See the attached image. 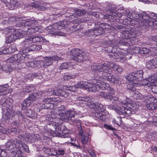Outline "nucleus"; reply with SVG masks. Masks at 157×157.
<instances>
[{
	"mask_svg": "<svg viewBox=\"0 0 157 157\" xmlns=\"http://www.w3.org/2000/svg\"><path fill=\"white\" fill-rule=\"evenodd\" d=\"M138 13L135 11L131 13L128 10H124L123 7L121 6L118 9V18H118L119 22L128 25L133 21L134 24L137 25L138 21H139L136 17Z\"/></svg>",
	"mask_w": 157,
	"mask_h": 157,
	"instance_id": "f257e3e1",
	"label": "nucleus"
},
{
	"mask_svg": "<svg viewBox=\"0 0 157 157\" xmlns=\"http://www.w3.org/2000/svg\"><path fill=\"white\" fill-rule=\"evenodd\" d=\"M20 108V105H13L8 100H6L2 104V112L5 113L3 117L4 121L8 124H10V120L12 118V115L13 111L17 109L15 108Z\"/></svg>",
	"mask_w": 157,
	"mask_h": 157,
	"instance_id": "f03ea898",
	"label": "nucleus"
},
{
	"mask_svg": "<svg viewBox=\"0 0 157 157\" xmlns=\"http://www.w3.org/2000/svg\"><path fill=\"white\" fill-rule=\"evenodd\" d=\"M79 111H76L72 109L59 113L60 119L65 121H67L75 122L78 120Z\"/></svg>",
	"mask_w": 157,
	"mask_h": 157,
	"instance_id": "7ed1b4c3",
	"label": "nucleus"
},
{
	"mask_svg": "<svg viewBox=\"0 0 157 157\" xmlns=\"http://www.w3.org/2000/svg\"><path fill=\"white\" fill-rule=\"evenodd\" d=\"M108 63V64L105 63L100 64L99 72L105 73L104 75L103 76V79L116 84L118 82V80L112 74L108 72L110 69L109 67H113L114 66L113 64H111L110 63Z\"/></svg>",
	"mask_w": 157,
	"mask_h": 157,
	"instance_id": "20e7f679",
	"label": "nucleus"
},
{
	"mask_svg": "<svg viewBox=\"0 0 157 157\" xmlns=\"http://www.w3.org/2000/svg\"><path fill=\"white\" fill-rule=\"evenodd\" d=\"M120 36V37L134 38L136 35V30L132 28L126 29L125 26L118 25V34Z\"/></svg>",
	"mask_w": 157,
	"mask_h": 157,
	"instance_id": "39448f33",
	"label": "nucleus"
},
{
	"mask_svg": "<svg viewBox=\"0 0 157 157\" xmlns=\"http://www.w3.org/2000/svg\"><path fill=\"white\" fill-rule=\"evenodd\" d=\"M87 21L86 18H77L74 19L69 23L68 25V31L73 33L80 30L82 29L78 23L87 22Z\"/></svg>",
	"mask_w": 157,
	"mask_h": 157,
	"instance_id": "423d86ee",
	"label": "nucleus"
},
{
	"mask_svg": "<svg viewBox=\"0 0 157 157\" xmlns=\"http://www.w3.org/2000/svg\"><path fill=\"white\" fill-rule=\"evenodd\" d=\"M42 94V93H41L40 92H38L36 93L29 94V97L24 100L21 104L22 106L21 109L25 110L26 109L27 107L29 106L33 102L39 98Z\"/></svg>",
	"mask_w": 157,
	"mask_h": 157,
	"instance_id": "0eeeda50",
	"label": "nucleus"
},
{
	"mask_svg": "<svg viewBox=\"0 0 157 157\" xmlns=\"http://www.w3.org/2000/svg\"><path fill=\"white\" fill-rule=\"evenodd\" d=\"M98 85L97 82L94 83L82 81L78 82L76 86L77 88H83L88 91L95 92L97 90V86Z\"/></svg>",
	"mask_w": 157,
	"mask_h": 157,
	"instance_id": "6e6552de",
	"label": "nucleus"
},
{
	"mask_svg": "<svg viewBox=\"0 0 157 157\" xmlns=\"http://www.w3.org/2000/svg\"><path fill=\"white\" fill-rule=\"evenodd\" d=\"M71 54L73 56V59L78 62L85 61L87 59V56L85 55L83 52L78 48L72 49Z\"/></svg>",
	"mask_w": 157,
	"mask_h": 157,
	"instance_id": "1a4fd4ad",
	"label": "nucleus"
},
{
	"mask_svg": "<svg viewBox=\"0 0 157 157\" xmlns=\"http://www.w3.org/2000/svg\"><path fill=\"white\" fill-rule=\"evenodd\" d=\"M143 72L142 70L137 71L136 72L132 73L129 74L126 78L128 81H135L136 82L142 79L143 77Z\"/></svg>",
	"mask_w": 157,
	"mask_h": 157,
	"instance_id": "9d476101",
	"label": "nucleus"
},
{
	"mask_svg": "<svg viewBox=\"0 0 157 157\" xmlns=\"http://www.w3.org/2000/svg\"><path fill=\"white\" fill-rule=\"evenodd\" d=\"M38 21L33 17L27 19L25 22H18L17 23L16 26L17 27H26L27 29V27H34L38 24Z\"/></svg>",
	"mask_w": 157,
	"mask_h": 157,
	"instance_id": "9b49d317",
	"label": "nucleus"
},
{
	"mask_svg": "<svg viewBox=\"0 0 157 157\" xmlns=\"http://www.w3.org/2000/svg\"><path fill=\"white\" fill-rule=\"evenodd\" d=\"M58 126V124L51 123L47 126V131L52 136H58L59 131L60 132Z\"/></svg>",
	"mask_w": 157,
	"mask_h": 157,
	"instance_id": "f8f14e48",
	"label": "nucleus"
},
{
	"mask_svg": "<svg viewBox=\"0 0 157 157\" xmlns=\"http://www.w3.org/2000/svg\"><path fill=\"white\" fill-rule=\"evenodd\" d=\"M43 66L46 68L47 67L52 65L53 62L52 61L58 60L60 59V57L54 55L52 56H45L43 57Z\"/></svg>",
	"mask_w": 157,
	"mask_h": 157,
	"instance_id": "ddd939ff",
	"label": "nucleus"
},
{
	"mask_svg": "<svg viewBox=\"0 0 157 157\" xmlns=\"http://www.w3.org/2000/svg\"><path fill=\"white\" fill-rule=\"evenodd\" d=\"M25 35L20 32H16V33H11L6 37V42L7 44L13 42L17 39L21 38L24 37Z\"/></svg>",
	"mask_w": 157,
	"mask_h": 157,
	"instance_id": "4468645a",
	"label": "nucleus"
},
{
	"mask_svg": "<svg viewBox=\"0 0 157 157\" xmlns=\"http://www.w3.org/2000/svg\"><path fill=\"white\" fill-rule=\"evenodd\" d=\"M98 27H95L94 29L95 31V36H98L101 35L105 32L106 29H109V27L108 24L105 23H100Z\"/></svg>",
	"mask_w": 157,
	"mask_h": 157,
	"instance_id": "2eb2a0df",
	"label": "nucleus"
},
{
	"mask_svg": "<svg viewBox=\"0 0 157 157\" xmlns=\"http://www.w3.org/2000/svg\"><path fill=\"white\" fill-rule=\"evenodd\" d=\"M27 55H22L21 53H19L13 55L8 59V60L10 63H20L22 61L24 60Z\"/></svg>",
	"mask_w": 157,
	"mask_h": 157,
	"instance_id": "dca6fc26",
	"label": "nucleus"
},
{
	"mask_svg": "<svg viewBox=\"0 0 157 157\" xmlns=\"http://www.w3.org/2000/svg\"><path fill=\"white\" fill-rule=\"evenodd\" d=\"M136 17L137 18L138 20H139V21H138L137 25H139V26L140 27V23L141 22H145L148 21L151 18L148 14L145 13H139L136 16Z\"/></svg>",
	"mask_w": 157,
	"mask_h": 157,
	"instance_id": "f3484780",
	"label": "nucleus"
},
{
	"mask_svg": "<svg viewBox=\"0 0 157 157\" xmlns=\"http://www.w3.org/2000/svg\"><path fill=\"white\" fill-rule=\"evenodd\" d=\"M17 50L15 44H11L10 46H7L4 48V50L0 51V54H11Z\"/></svg>",
	"mask_w": 157,
	"mask_h": 157,
	"instance_id": "a211bd4d",
	"label": "nucleus"
},
{
	"mask_svg": "<svg viewBox=\"0 0 157 157\" xmlns=\"http://www.w3.org/2000/svg\"><path fill=\"white\" fill-rule=\"evenodd\" d=\"M120 106H118V114H123L125 112V109L127 107H128V105H130V103H129L127 101H121Z\"/></svg>",
	"mask_w": 157,
	"mask_h": 157,
	"instance_id": "6ab92c4d",
	"label": "nucleus"
},
{
	"mask_svg": "<svg viewBox=\"0 0 157 157\" xmlns=\"http://www.w3.org/2000/svg\"><path fill=\"white\" fill-rule=\"evenodd\" d=\"M53 94L55 95L67 98L69 94L67 92L61 89H57L53 90Z\"/></svg>",
	"mask_w": 157,
	"mask_h": 157,
	"instance_id": "aec40b11",
	"label": "nucleus"
},
{
	"mask_svg": "<svg viewBox=\"0 0 157 157\" xmlns=\"http://www.w3.org/2000/svg\"><path fill=\"white\" fill-rule=\"evenodd\" d=\"M29 27H27V29L26 28L24 27H19L21 29L22 32H27L30 34H33L38 32L40 29L38 26H35L33 27L29 28Z\"/></svg>",
	"mask_w": 157,
	"mask_h": 157,
	"instance_id": "412c9836",
	"label": "nucleus"
},
{
	"mask_svg": "<svg viewBox=\"0 0 157 157\" xmlns=\"http://www.w3.org/2000/svg\"><path fill=\"white\" fill-rule=\"evenodd\" d=\"M147 68L155 69L157 68V59L154 58L147 62L146 64Z\"/></svg>",
	"mask_w": 157,
	"mask_h": 157,
	"instance_id": "4be33fe9",
	"label": "nucleus"
},
{
	"mask_svg": "<svg viewBox=\"0 0 157 157\" xmlns=\"http://www.w3.org/2000/svg\"><path fill=\"white\" fill-rule=\"evenodd\" d=\"M146 81L147 82L145 84L148 86L151 85H155V82L157 80V76L155 75H151L149 76L146 78Z\"/></svg>",
	"mask_w": 157,
	"mask_h": 157,
	"instance_id": "5701e85b",
	"label": "nucleus"
},
{
	"mask_svg": "<svg viewBox=\"0 0 157 157\" xmlns=\"http://www.w3.org/2000/svg\"><path fill=\"white\" fill-rule=\"evenodd\" d=\"M41 109L40 110V111H43L44 109H49L51 110L54 107V105L53 103L51 102H45L43 104H41L40 106Z\"/></svg>",
	"mask_w": 157,
	"mask_h": 157,
	"instance_id": "b1692460",
	"label": "nucleus"
},
{
	"mask_svg": "<svg viewBox=\"0 0 157 157\" xmlns=\"http://www.w3.org/2000/svg\"><path fill=\"white\" fill-rule=\"evenodd\" d=\"M122 39L121 41L122 43H124L125 45H128L130 46L135 44L134 40H136L135 38H126V37H124Z\"/></svg>",
	"mask_w": 157,
	"mask_h": 157,
	"instance_id": "393cba45",
	"label": "nucleus"
},
{
	"mask_svg": "<svg viewBox=\"0 0 157 157\" xmlns=\"http://www.w3.org/2000/svg\"><path fill=\"white\" fill-rule=\"evenodd\" d=\"M26 115L27 117L33 119L37 117V115L36 112L31 109H28L26 110Z\"/></svg>",
	"mask_w": 157,
	"mask_h": 157,
	"instance_id": "a878e982",
	"label": "nucleus"
},
{
	"mask_svg": "<svg viewBox=\"0 0 157 157\" xmlns=\"http://www.w3.org/2000/svg\"><path fill=\"white\" fill-rule=\"evenodd\" d=\"M15 141L12 139L8 140L5 144L6 149L8 150H13L14 148Z\"/></svg>",
	"mask_w": 157,
	"mask_h": 157,
	"instance_id": "bb28decb",
	"label": "nucleus"
},
{
	"mask_svg": "<svg viewBox=\"0 0 157 157\" xmlns=\"http://www.w3.org/2000/svg\"><path fill=\"white\" fill-rule=\"evenodd\" d=\"M11 121L12 122H10V123H12L14 126L19 127L21 124L20 119L18 117H15L14 116H12Z\"/></svg>",
	"mask_w": 157,
	"mask_h": 157,
	"instance_id": "cd10ccee",
	"label": "nucleus"
},
{
	"mask_svg": "<svg viewBox=\"0 0 157 157\" xmlns=\"http://www.w3.org/2000/svg\"><path fill=\"white\" fill-rule=\"evenodd\" d=\"M129 83L127 85V88L128 90L132 91H134L136 90L135 86L138 85V82L135 81H129Z\"/></svg>",
	"mask_w": 157,
	"mask_h": 157,
	"instance_id": "c85d7f7f",
	"label": "nucleus"
},
{
	"mask_svg": "<svg viewBox=\"0 0 157 157\" xmlns=\"http://www.w3.org/2000/svg\"><path fill=\"white\" fill-rule=\"evenodd\" d=\"M8 87L7 84L0 85V96H5L7 94V93L6 90Z\"/></svg>",
	"mask_w": 157,
	"mask_h": 157,
	"instance_id": "c756f323",
	"label": "nucleus"
},
{
	"mask_svg": "<svg viewBox=\"0 0 157 157\" xmlns=\"http://www.w3.org/2000/svg\"><path fill=\"white\" fill-rule=\"evenodd\" d=\"M74 11V13H75V15L79 17V18H81L80 16L82 15L83 16L84 14L86 13V11L84 9L75 8Z\"/></svg>",
	"mask_w": 157,
	"mask_h": 157,
	"instance_id": "7c9ffc66",
	"label": "nucleus"
},
{
	"mask_svg": "<svg viewBox=\"0 0 157 157\" xmlns=\"http://www.w3.org/2000/svg\"><path fill=\"white\" fill-rule=\"evenodd\" d=\"M14 144L15 148L21 151L22 147H23V144L25 143H23L21 140H16V141H15Z\"/></svg>",
	"mask_w": 157,
	"mask_h": 157,
	"instance_id": "2f4dec72",
	"label": "nucleus"
},
{
	"mask_svg": "<svg viewBox=\"0 0 157 157\" xmlns=\"http://www.w3.org/2000/svg\"><path fill=\"white\" fill-rule=\"evenodd\" d=\"M29 47L30 51H39L42 48L41 46L40 45L33 44Z\"/></svg>",
	"mask_w": 157,
	"mask_h": 157,
	"instance_id": "473e14b6",
	"label": "nucleus"
},
{
	"mask_svg": "<svg viewBox=\"0 0 157 157\" xmlns=\"http://www.w3.org/2000/svg\"><path fill=\"white\" fill-rule=\"evenodd\" d=\"M101 111H96L94 114V115H93L94 117V118L97 120H98V119L102 120L103 119L102 117L104 116V115L101 112Z\"/></svg>",
	"mask_w": 157,
	"mask_h": 157,
	"instance_id": "72a5a7b5",
	"label": "nucleus"
},
{
	"mask_svg": "<svg viewBox=\"0 0 157 157\" xmlns=\"http://www.w3.org/2000/svg\"><path fill=\"white\" fill-rule=\"evenodd\" d=\"M63 89L66 90L71 91L72 92H76L77 91L76 86H71L70 85L64 86L63 87Z\"/></svg>",
	"mask_w": 157,
	"mask_h": 157,
	"instance_id": "f704fd0d",
	"label": "nucleus"
},
{
	"mask_svg": "<svg viewBox=\"0 0 157 157\" xmlns=\"http://www.w3.org/2000/svg\"><path fill=\"white\" fill-rule=\"evenodd\" d=\"M48 29L49 30H60V28L59 26L58 22H56L50 25L48 27Z\"/></svg>",
	"mask_w": 157,
	"mask_h": 157,
	"instance_id": "c9c22d12",
	"label": "nucleus"
},
{
	"mask_svg": "<svg viewBox=\"0 0 157 157\" xmlns=\"http://www.w3.org/2000/svg\"><path fill=\"white\" fill-rule=\"evenodd\" d=\"M20 108H17L16 107V108H15V109H17L16 110H14V111H13V116H15L16 115H17V117H18V118L19 117L20 118H23V115L21 111H20L18 109H20L21 108V107L20 106Z\"/></svg>",
	"mask_w": 157,
	"mask_h": 157,
	"instance_id": "e433bc0d",
	"label": "nucleus"
},
{
	"mask_svg": "<svg viewBox=\"0 0 157 157\" xmlns=\"http://www.w3.org/2000/svg\"><path fill=\"white\" fill-rule=\"evenodd\" d=\"M38 64L36 60L31 61L27 63V65L28 67L34 68L37 67L38 66Z\"/></svg>",
	"mask_w": 157,
	"mask_h": 157,
	"instance_id": "4c0bfd02",
	"label": "nucleus"
},
{
	"mask_svg": "<svg viewBox=\"0 0 157 157\" xmlns=\"http://www.w3.org/2000/svg\"><path fill=\"white\" fill-rule=\"evenodd\" d=\"M2 70L7 73H9L12 71L11 66L9 64L4 65L2 67Z\"/></svg>",
	"mask_w": 157,
	"mask_h": 157,
	"instance_id": "58836bf2",
	"label": "nucleus"
},
{
	"mask_svg": "<svg viewBox=\"0 0 157 157\" xmlns=\"http://www.w3.org/2000/svg\"><path fill=\"white\" fill-rule=\"evenodd\" d=\"M21 151L20 150L12 151L11 152L12 157H20L21 156Z\"/></svg>",
	"mask_w": 157,
	"mask_h": 157,
	"instance_id": "ea45409f",
	"label": "nucleus"
},
{
	"mask_svg": "<svg viewBox=\"0 0 157 157\" xmlns=\"http://www.w3.org/2000/svg\"><path fill=\"white\" fill-rule=\"evenodd\" d=\"M99 24V22L98 21L95 22H89L87 23L88 25L89 28H91V29H94L95 27H98Z\"/></svg>",
	"mask_w": 157,
	"mask_h": 157,
	"instance_id": "a19ab883",
	"label": "nucleus"
},
{
	"mask_svg": "<svg viewBox=\"0 0 157 157\" xmlns=\"http://www.w3.org/2000/svg\"><path fill=\"white\" fill-rule=\"evenodd\" d=\"M59 27H60V30L64 29V27L67 26L68 29V22L66 20H63L62 21H59L58 22Z\"/></svg>",
	"mask_w": 157,
	"mask_h": 157,
	"instance_id": "79ce46f5",
	"label": "nucleus"
},
{
	"mask_svg": "<svg viewBox=\"0 0 157 157\" xmlns=\"http://www.w3.org/2000/svg\"><path fill=\"white\" fill-rule=\"evenodd\" d=\"M85 35L88 37H91L92 36L95 35V30L93 29H89L85 33Z\"/></svg>",
	"mask_w": 157,
	"mask_h": 157,
	"instance_id": "37998d69",
	"label": "nucleus"
},
{
	"mask_svg": "<svg viewBox=\"0 0 157 157\" xmlns=\"http://www.w3.org/2000/svg\"><path fill=\"white\" fill-rule=\"evenodd\" d=\"M100 95L105 99H109L112 98V96L109 95L108 92H101Z\"/></svg>",
	"mask_w": 157,
	"mask_h": 157,
	"instance_id": "c03bdc74",
	"label": "nucleus"
},
{
	"mask_svg": "<svg viewBox=\"0 0 157 157\" xmlns=\"http://www.w3.org/2000/svg\"><path fill=\"white\" fill-rule=\"evenodd\" d=\"M146 99L148 101V102L147 101V102L155 104L157 102V99L151 95L147 97Z\"/></svg>",
	"mask_w": 157,
	"mask_h": 157,
	"instance_id": "a18cd8bd",
	"label": "nucleus"
},
{
	"mask_svg": "<svg viewBox=\"0 0 157 157\" xmlns=\"http://www.w3.org/2000/svg\"><path fill=\"white\" fill-rule=\"evenodd\" d=\"M33 6L35 9L40 11H44L46 9V7L42 5L39 4H33Z\"/></svg>",
	"mask_w": 157,
	"mask_h": 157,
	"instance_id": "49530a36",
	"label": "nucleus"
},
{
	"mask_svg": "<svg viewBox=\"0 0 157 157\" xmlns=\"http://www.w3.org/2000/svg\"><path fill=\"white\" fill-rule=\"evenodd\" d=\"M10 24L12 23L13 22L15 21H21L22 19L21 17H10L8 18Z\"/></svg>",
	"mask_w": 157,
	"mask_h": 157,
	"instance_id": "de8ad7c7",
	"label": "nucleus"
},
{
	"mask_svg": "<svg viewBox=\"0 0 157 157\" xmlns=\"http://www.w3.org/2000/svg\"><path fill=\"white\" fill-rule=\"evenodd\" d=\"M81 136V139L82 144H86L87 143H88L89 137L88 135H87V134L86 135H83Z\"/></svg>",
	"mask_w": 157,
	"mask_h": 157,
	"instance_id": "09e8293b",
	"label": "nucleus"
},
{
	"mask_svg": "<svg viewBox=\"0 0 157 157\" xmlns=\"http://www.w3.org/2000/svg\"><path fill=\"white\" fill-rule=\"evenodd\" d=\"M50 149L51 148H50L43 146V147H42L41 148H40L39 150H42L44 152L49 155Z\"/></svg>",
	"mask_w": 157,
	"mask_h": 157,
	"instance_id": "8fccbe9b",
	"label": "nucleus"
},
{
	"mask_svg": "<svg viewBox=\"0 0 157 157\" xmlns=\"http://www.w3.org/2000/svg\"><path fill=\"white\" fill-rule=\"evenodd\" d=\"M147 107L148 109L154 110L156 108V105L154 103H149L147 104Z\"/></svg>",
	"mask_w": 157,
	"mask_h": 157,
	"instance_id": "3c124183",
	"label": "nucleus"
},
{
	"mask_svg": "<svg viewBox=\"0 0 157 157\" xmlns=\"http://www.w3.org/2000/svg\"><path fill=\"white\" fill-rule=\"evenodd\" d=\"M128 105V107H126V108L125 109V112L124 113V115L127 114L128 115H129L130 114L132 113V111L131 110L132 109V108L131 107V106L132 105Z\"/></svg>",
	"mask_w": 157,
	"mask_h": 157,
	"instance_id": "603ef678",
	"label": "nucleus"
},
{
	"mask_svg": "<svg viewBox=\"0 0 157 157\" xmlns=\"http://www.w3.org/2000/svg\"><path fill=\"white\" fill-rule=\"evenodd\" d=\"M103 107V105L98 103H97L96 104V107L95 108V111H102Z\"/></svg>",
	"mask_w": 157,
	"mask_h": 157,
	"instance_id": "864d4df0",
	"label": "nucleus"
},
{
	"mask_svg": "<svg viewBox=\"0 0 157 157\" xmlns=\"http://www.w3.org/2000/svg\"><path fill=\"white\" fill-rule=\"evenodd\" d=\"M54 35L59 36H65L67 35V33L59 31H57L56 32H54L52 33Z\"/></svg>",
	"mask_w": 157,
	"mask_h": 157,
	"instance_id": "5fc2aeb1",
	"label": "nucleus"
},
{
	"mask_svg": "<svg viewBox=\"0 0 157 157\" xmlns=\"http://www.w3.org/2000/svg\"><path fill=\"white\" fill-rule=\"evenodd\" d=\"M58 136H59L62 138H68L70 137L69 133H61V130H60V132L59 131Z\"/></svg>",
	"mask_w": 157,
	"mask_h": 157,
	"instance_id": "6e6d98bb",
	"label": "nucleus"
},
{
	"mask_svg": "<svg viewBox=\"0 0 157 157\" xmlns=\"http://www.w3.org/2000/svg\"><path fill=\"white\" fill-rule=\"evenodd\" d=\"M49 156H56L57 154V150L55 148H51Z\"/></svg>",
	"mask_w": 157,
	"mask_h": 157,
	"instance_id": "4d7b16f0",
	"label": "nucleus"
},
{
	"mask_svg": "<svg viewBox=\"0 0 157 157\" xmlns=\"http://www.w3.org/2000/svg\"><path fill=\"white\" fill-rule=\"evenodd\" d=\"M29 52H30V50H29V47L28 46L25 48L21 49L20 52L22 54V55H23V54L26 55V54L28 53Z\"/></svg>",
	"mask_w": 157,
	"mask_h": 157,
	"instance_id": "13d9d810",
	"label": "nucleus"
},
{
	"mask_svg": "<svg viewBox=\"0 0 157 157\" xmlns=\"http://www.w3.org/2000/svg\"><path fill=\"white\" fill-rule=\"evenodd\" d=\"M149 49L141 47L140 53L141 54H146L150 52Z\"/></svg>",
	"mask_w": 157,
	"mask_h": 157,
	"instance_id": "bf43d9fd",
	"label": "nucleus"
},
{
	"mask_svg": "<svg viewBox=\"0 0 157 157\" xmlns=\"http://www.w3.org/2000/svg\"><path fill=\"white\" fill-rule=\"evenodd\" d=\"M96 103L91 101V100L90 101H89V102L87 103V105H89L91 108L94 109L95 110V108L96 107Z\"/></svg>",
	"mask_w": 157,
	"mask_h": 157,
	"instance_id": "052dcab7",
	"label": "nucleus"
},
{
	"mask_svg": "<svg viewBox=\"0 0 157 157\" xmlns=\"http://www.w3.org/2000/svg\"><path fill=\"white\" fill-rule=\"evenodd\" d=\"M69 67V65L67 63L64 62L62 63L59 67V69L63 70L64 69H67Z\"/></svg>",
	"mask_w": 157,
	"mask_h": 157,
	"instance_id": "680f3d73",
	"label": "nucleus"
},
{
	"mask_svg": "<svg viewBox=\"0 0 157 157\" xmlns=\"http://www.w3.org/2000/svg\"><path fill=\"white\" fill-rule=\"evenodd\" d=\"M21 150H23L24 151H25L27 153H29L30 152L28 146L25 143L23 144V147H22Z\"/></svg>",
	"mask_w": 157,
	"mask_h": 157,
	"instance_id": "e2e57ef3",
	"label": "nucleus"
},
{
	"mask_svg": "<svg viewBox=\"0 0 157 157\" xmlns=\"http://www.w3.org/2000/svg\"><path fill=\"white\" fill-rule=\"evenodd\" d=\"M23 42L25 44H29L33 42L32 38L29 37L28 38L25 39V40L23 41Z\"/></svg>",
	"mask_w": 157,
	"mask_h": 157,
	"instance_id": "0e129e2a",
	"label": "nucleus"
},
{
	"mask_svg": "<svg viewBox=\"0 0 157 157\" xmlns=\"http://www.w3.org/2000/svg\"><path fill=\"white\" fill-rule=\"evenodd\" d=\"M41 37H40L39 36H35L32 38L33 42L36 43L37 42H39L40 43L41 42Z\"/></svg>",
	"mask_w": 157,
	"mask_h": 157,
	"instance_id": "69168bd1",
	"label": "nucleus"
},
{
	"mask_svg": "<svg viewBox=\"0 0 157 157\" xmlns=\"http://www.w3.org/2000/svg\"><path fill=\"white\" fill-rule=\"evenodd\" d=\"M112 16L113 15L106 14L104 15L103 18L104 19L108 21H111V20H113L112 19Z\"/></svg>",
	"mask_w": 157,
	"mask_h": 157,
	"instance_id": "338daca9",
	"label": "nucleus"
},
{
	"mask_svg": "<svg viewBox=\"0 0 157 157\" xmlns=\"http://www.w3.org/2000/svg\"><path fill=\"white\" fill-rule=\"evenodd\" d=\"M90 14L96 18H98L99 17V13L98 12L91 11L90 12Z\"/></svg>",
	"mask_w": 157,
	"mask_h": 157,
	"instance_id": "774afa93",
	"label": "nucleus"
}]
</instances>
